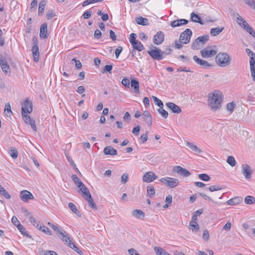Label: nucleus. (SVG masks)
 <instances>
[{
    "instance_id": "423d86ee",
    "label": "nucleus",
    "mask_w": 255,
    "mask_h": 255,
    "mask_svg": "<svg viewBox=\"0 0 255 255\" xmlns=\"http://www.w3.org/2000/svg\"><path fill=\"white\" fill-rule=\"evenodd\" d=\"M148 53L153 59L155 60H160L164 58L163 55L164 54V52L158 48L148 51Z\"/></svg>"
},
{
    "instance_id": "a211bd4d",
    "label": "nucleus",
    "mask_w": 255,
    "mask_h": 255,
    "mask_svg": "<svg viewBox=\"0 0 255 255\" xmlns=\"http://www.w3.org/2000/svg\"><path fill=\"white\" fill-rule=\"evenodd\" d=\"M47 24L43 23L40 26L39 35L41 38H46L47 37Z\"/></svg>"
},
{
    "instance_id": "2f4dec72",
    "label": "nucleus",
    "mask_w": 255,
    "mask_h": 255,
    "mask_svg": "<svg viewBox=\"0 0 255 255\" xmlns=\"http://www.w3.org/2000/svg\"><path fill=\"white\" fill-rule=\"evenodd\" d=\"M237 17V20L238 21V23L240 25L242 28L243 27L246 26V24H247V21L244 20L238 13H236Z\"/></svg>"
},
{
    "instance_id": "6ab92c4d",
    "label": "nucleus",
    "mask_w": 255,
    "mask_h": 255,
    "mask_svg": "<svg viewBox=\"0 0 255 255\" xmlns=\"http://www.w3.org/2000/svg\"><path fill=\"white\" fill-rule=\"evenodd\" d=\"M104 153L105 155H116L118 154L116 149L111 146H106L104 149Z\"/></svg>"
},
{
    "instance_id": "c9c22d12",
    "label": "nucleus",
    "mask_w": 255,
    "mask_h": 255,
    "mask_svg": "<svg viewBox=\"0 0 255 255\" xmlns=\"http://www.w3.org/2000/svg\"><path fill=\"white\" fill-rule=\"evenodd\" d=\"M27 214L29 215V219L30 222L32 224V225L36 227L37 228L39 229L40 225H41L39 222H37L36 220L31 216H30V213L27 212Z\"/></svg>"
},
{
    "instance_id": "4be33fe9",
    "label": "nucleus",
    "mask_w": 255,
    "mask_h": 255,
    "mask_svg": "<svg viewBox=\"0 0 255 255\" xmlns=\"http://www.w3.org/2000/svg\"><path fill=\"white\" fill-rule=\"evenodd\" d=\"M154 250L157 255H170L165 250L159 247H155Z\"/></svg>"
},
{
    "instance_id": "39448f33",
    "label": "nucleus",
    "mask_w": 255,
    "mask_h": 255,
    "mask_svg": "<svg viewBox=\"0 0 255 255\" xmlns=\"http://www.w3.org/2000/svg\"><path fill=\"white\" fill-rule=\"evenodd\" d=\"M192 35V32L189 28H187L182 32L179 37V42L182 44H186L188 43Z\"/></svg>"
},
{
    "instance_id": "ddd939ff",
    "label": "nucleus",
    "mask_w": 255,
    "mask_h": 255,
    "mask_svg": "<svg viewBox=\"0 0 255 255\" xmlns=\"http://www.w3.org/2000/svg\"><path fill=\"white\" fill-rule=\"evenodd\" d=\"M242 173L244 175L247 180H249L251 178L252 170L250 166L246 164H244L242 166Z\"/></svg>"
},
{
    "instance_id": "338daca9",
    "label": "nucleus",
    "mask_w": 255,
    "mask_h": 255,
    "mask_svg": "<svg viewBox=\"0 0 255 255\" xmlns=\"http://www.w3.org/2000/svg\"><path fill=\"white\" fill-rule=\"evenodd\" d=\"M123 50V47L121 46H119L115 51V55L116 56V58H118L119 57V55H120L121 53L122 52Z\"/></svg>"
},
{
    "instance_id": "052dcab7",
    "label": "nucleus",
    "mask_w": 255,
    "mask_h": 255,
    "mask_svg": "<svg viewBox=\"0 0 255 255\" xmlns=\"http://www.w3.org/2000/svg\"><path fill=\"white\" fill-rule=\"evenodd\" d=\"M200 48V42L197 41V38L193 42L191 45V48L193 49H198Z\"/></svg>"
},
{
    "instance_id": "13d9d810",
    "label": "nucleus",
    "mask_w": 255,
    "mask_h": 255,
    "mask_svg": "<svg viewBox=\"0 0 255 255\" xmlns=\"http://www.w3.org/2000/svg\"><path fill=\"white\" fill-rule=\"evenodd\" d=\"M112 69H113V66L112 65H106L104 67L103 69L102 70V72L103 73H104L106 72H108L109 73H111V71L112 70Z\"/></svg>"
},
{
    "instance_id": "0eeeda50",
    "label": "nucleus",
    "mask_w": 255,
    "mask_h": 255,
    "mask_svg": "<svg viewBox=\"0 0 255 255\" xmlns=\"http://www.w3.org/2000/svg\"><path fill=\"white\" fill-rule=\"evenodd\" d=\"M21 114L23 120L24 121L25 123L30 125L32 129L34 131H36L37 130V128L35 125V121L31 119L30 117L27 115V113L23 112Z\"/></svg>"
},
{
    "instance_id": "bb28decb",
    "label": "nucleus",
    "mask_w": 255,
    "mask_h": 255,
    "mask_svg": "<svg viewBox=\"0 0 255 255\" xmlns=\"http://www.w3.org/2000/svg\"><path fill=\"white\" fill-rule=\"evenodd\" d=\"M131 45H132L134 49L137 50L139 51H141L144 49L143 45L140 41H136L133 44H131Z\"/></svg>"
},
{
    "instance_id": "c03bdc74",
    "label": "nucleus",
    "mask_w": 255,
    "mask_h": 255,
    "mask_svg": "<svg viewBox=\"0 0 255 255\" xmlns=\"http://www.w3.org/2000/svg\"><path fill=\"white\" fill-rule=\"evenodd\" d=\"M40 230H41L43 232L45 233V234L49 235H52V233L48 228L47 227L42 226V225H40L39 228L38 229Z\"/></svg>"
},
{
    "instance_id": "72a5a7b5",
    "label": "nucleus",
    "mask_w": 255,
    "mask_h": 255,
    "mask_svg": "<svg viewBox=\"0 0 255 255\" xmlns=\"http://www.w3.org/2000/svg\"><path fill=\"white\" fill-rule=\"evenodd\" d=\"M147 192L148 196H149V197L152 198L155 195V190L154 188L151 185H148L147 186Z\"/></svg>"
},
{
    "instance_id": "9b49d317",
    "label": "nucleus",
    "mask_w": 255,
    "mask_h": 255,
    "mask_svg": "<svg viewBox=\"0 0 255 255\" xmlns=\"http://www.w3.org/2000/svg\"><path fill=\"white\" fill-rule=\"evenodd\" d=\"M20 199L24 202H27L29 200L34 198L33 195L27 190H22L20 192Z\"/></svg>"
},
{
    "instance_id": "5fc2aeb1",
    "label": "nucleus",
    "mask_w": 255,
    "mask_h": 255,
    "mask_svg": "<svg viewBox=\"0 0 255 255\" xmlns=\"http://www.w3.org/2000/svg\"><path fill=\"white\" fill-rule=\"evenodd\" d=\"M158 112L161 114V115L165 119H166L168 116V113L167 111L164 110L162 107L160 108L158 110Z\"/></svg>"
},
{
    "instance_id": "473e14b6",
    "label": "nucleus",
    "mask_w": 255,
    "mask_h": 255,
    "mask_svg": "<svg viewBox=\"0 0 255 255\" xmlns=\"http://www.w3.org/2000/svg\"><path fill=\"white\" fill-rule=\"evenodd\" d=\"M83 195H85L86 197L90 195V193L88 190V188L85 186L84 184H81L80 187H79Z\"/></svg>"
},
{
    "instance_id": "7c9ffc66",
    "label": "nucleus",
    "mask_w": 255,
    "mask_h": 255,
    "mask_svg": "<svg viewBox=\"0 0 255 255\" xmlns=\"http://www.w3.org/2000/svg\"><path fill=\"white\" fill-rule=\"evenodd\" d=\"M86 200H87L89 206L94 209H96V205L94 202L93 199L92 198L91 194L86 197Z\"/></svg>"
},
{
    "instance_id": "f3484780",
    "label": "nucleus",
    "mask_w": 255,
    "mask_h": 255,
    "mask_svg": "<svg viewBox=\"0 0 255 255\" xmlns=\"http://www.w3.org/2000/svg\"><path fill=\"white\" fill-rule=\"evenodd\" d=\"M166 106L170 109L172 112L179 114L181 112V109L176 104L172 102H168L166 104Z\"/></svg>"
},
{
    "instance_id": "0e129e2a",
    "label": "nucleus",
    "mask_w": 255,
    "mask_h": 255,
    "mask_svg": "<svg viewBox=\"0 0 255 255\" xmlns=\"http://www.w3.org/2000/svg\"><path fill=\"white\" fill-rule=\"evenodd\" d=\"M32 56L33 57V60L35 62H37L39 61V51L37 52H33Z\"/></svg>"
},
{
    "instance_id": "3c124183",
    "label": "nucleus",
    "mask_w": 255,
    "mask_h": 255,
    "mask_svg": "<svg viewBox=\"0 0 255 255\" xmlns=\"http://www.w3.org/2000/svg\"><path fill=\"white\" fill-rule=\"evenodd\" d=\"M152 98H153V100L154 103L159 107H160V108L163 107V102L160 100H159V99H158L157 97H156L155 96H152Z\"/></svg>"
},
{
    "instance_id": "412c9836",
    "label": "nucleus",
    "mask_w": 255,
    "mask_h": 255,
    "mask_svg": "<svg viewBox=\"0 0 255 255\" xmlns=\"http://www.w3.org/2000/svg\"><path fill=\"white\" fill-rule=\"evenodd\" d=\"M243 199L241 197H236L229 200L227 202V204L230 205H235L240 204Z\"/></svg>"
},
{
    "instance_id": "8fccbe9b",
    "label": "nucleus",
    "mask_w": 255,
    "mask_h": 255,
    "mask_svg": "<svg viewBox=\"0 0 255 255\" xmlns=\"http://www.w3.org/2000/svg\"><path fill=\"white\" fill-rule=\"evenodd\" d=\"M198 177L200 179L204 181H208L210 179L209 176L206 174H200Z\"/></svg>"
},
{
    "instance_id": "7ed1b4c3",
    "label": "nucleus",
    "mask_w": 255,
    "mask_h": 255,
    "mask_svg": "<svg viewBox=\"0 0 255 255\" xmlns=\"http://www.w3.org/2000/svg\"><path fill=\"white\" fill-rule=\"evenodd\" d=\"M58 236L62 241L64 242L65 244H67L70 248L74 250L79 255H83V252L75 245L74 243L72 242L65 232H60Z\"/></svg>"
},
{
    "instance_id": "c85d7f7f",
    "label": "nucleus",
    "mask_w": 255,
    "mask_h": 255,
    "mask_svg": "<svg viewBox=\"0 0 255 255\" xmlns=\"http://www.w3.org/2000/svg\"><path fill=\"white\" fill-rule=\"evenodd\" d=\"M246 31H247L248 33H249L253 37L255 38V31L253 29V28L251 27L249 24L247 23L246 24V26L243 27V28Z\"/></svg>"
},
{
    "instance_id": "603ef678",
    "label": "nucleus",
    "mask_w": 255,
    "mask_h": 255,
    "mask_svg": "<svg viewBox=\"0 0 255 255\" xmlns=\"http://www.w3.org/2000/svg\"><path fill=\"white\" fill-rule=\"evenodd\" d=\"M56 16L55 13L52 10H48L46 13V18L48 20H50Z\"/></svg>"
},
{
    "instance_id": "aec40b11",
    "label": "nucleus",
    "mask_w": 255,
    "mask_h": 255,
    "mask_svg": "<svg viewBox=\"0 0 255 255\" xmlns=\"http://www.w3.org/2000/svg\"><path fill=\"white\" fill-rule=\"evenodd\" d=\"M143 117L144 121L150 127L152 124V117L148 111H145L143 113Z\"/></svg>"
},
{
    "instance_id": "4d7b16f0",
    "label": "nucleus",
    "mask_w": 255,
    "mask_h": 255,
    "mask_svg": "<svg viewBox=\"0 0 255 255\" xmlns=\"http://www.w3.org/2000/svg\"><path fill=\"white\" fill-rule=\"evenodd\" d=\"M251 7L255 9V0H243Z\"/></svg>"
},
{
    "instance_id": "4468645a",
    "label": "nucleus",
    "mask_w": 255,
    "mask_h": 255,
    "mask_svg": "<svg viewBox=\"0 0 255 255\" xmlns=\"http://www.w3.org/2000/svg\"><path fill=\"white\" fill-rule=\"evenodd\" d=\"M164 39V34L163 32L159 31L154 36L153 42L156 45H160L163 42Z\"/></svg>"
},
{
    "instance_id": "6e6d98bb",
    "label": "nucleus",
    "mask_w": 255,
    "mask_h": 255,
    "mask_svg": "<svg viewBox=\"0 0 255 255\" xmlns=\"http://www.w3.org/2000/svg\"><path fill=\"white\" fill-rule=\"evenodd\" d=\"M32 52H37L39 51V48L37 43V39L35 40L34 38L33 39V46L31 49Z\"/></svg>"
},
{
    "instance_id": "c756f323",
    "label": "nucleus",
    "mask_w": 255,
    "mask_h": 255,
    "mask_svg": "<svg viewBox=\"0 0 255 255\" xmlns=\"http://www.w3.org/2000/svg\"><path fill=\"white\" fill-rule=\"evenodd\" d=\"M186 145L195 152L200 153L202 152L201 149H200L196 145L193 144L192 143L187 142L186 143Z\"/></svg>"
},
{
    "instance_id": "a19ab883",
    "label": "nucleus",
    "mask_w": 255,
    "mask_h": 255,
    "mask_svg": "<svg viewBox=\"0 0 255 255\" xmlns=\"http://www.w3.org/2000/svg\"><path fill=\"white\" fill-rule=\"evenodd\" d=\"M3 72H4L5 74L9 73L10 72V67L9 65L7 64V62L2 64L0 65Z\"/></svg>"
},
{
    "instance_id": "b1692460",
    "label": "nucleus",
    "mask_w": 255,
    "mask_h": 255,
    "mask_svg": "<svg viewBox=\"0 0 255 255\" xmlns=\"http://www.w3.org/2000/svg\"><path fill=\"white\" fill-rule=\"evenodd\" d=\"M136 22L138 24L142 25H147L148 24V20L141 16L137 17L136 18Z\"/></svg>"
},
{
    "instance_id": "69168bd1",
    "label": "nucleus",
    "mask_w": 255,
    "mask_h": 255,
    "mask_svg": "<svg viewBox=\"0 0 255 255\" xmlns=\"http://www.w3.org/2000/svg\"><path fill=\"white\" fill-rule=\"evenodd\" d=\"M69 208L70 210L74 213H76L77 212V209L75 205L73 203H70L68 204Z\"/></svg>"
},
{
    "instance_id": "58836bf2",
    "label": "nucleus",
    "mask_w": 255,
    "mask_h": 255,
    "mask_svg": "<svg viewBox=\"0 0 255 255\" xmlns=\"http://www.w3.org/2000/svg\"><path fill=\"white\" fill-rule=\"evenodd\" d=\"M191 19L194 22H198L202 24L200 17H199L197 14H195L194 12L191 13Z\"/></svg>"
},
{
    "instance_id": "09e8293b",
    "label": "nucleus",
    "mask_w": 255,
    "mask_h": 255,
    "mask_svg": "<svg viewBox=\"0 0 255 255\" xmlns=\"http://www.w3.org/2000/svg\"><path fill=\"white\" fill-rule=\"evenodd\" d=\"M236 104L234 102L229 103L227 105V109L228 111L231 113L233 112L234 110L235 107H236Z\"/></svg>"
},
{
    "instance_id": "f8f14e48",
    "label": "nucleus",
    "mask_w": 255,
    "mask_h": 255,
    "mask_svg": "<svg viewBox=\"0 0 255 255\" xmlns=\"http://www.w3.org/2000/svg\"><path fill=\"white\" fill-rule=\"evenodd\" d=\"M157 176L152 171L146 172L142 178V181L144 182L149 183L156 179Z\"/></svg>"
},
{
    "instance_id": "79ce46f5",
    "label": "nucleus",
    "mask_w": 255,
    "mask_h": 255,
    "mask_svg": "<svg viewBox=\"0 0 255 255\" xmlns=\"http://www.w3.org/2000/svg\"><path fill=\"white\" fill-rule=\"evenodd\" d=\"M250 63L252 76L253 77V80L255 81V62L253 63L252 61H250Z\"/></svg>"
},
{
    "instance_id": "5701e85b",
    "label": "nucleus",
    "mask_w": 255,
    "mask_h": 255,
    "mask_svg": "<svg viewBox=\"0 0 255 255\" xmlns=\"http://www.w3.org/2000/svg\"><path fill=\"white\" fill-rule=\"evenodd\" d=\"M224 27H219L213 28L210 31L211 34L213 36H216L219 34L224 30Z\"/></svg>"
},
{
    "instance_id": "37998d69",
    "label": "nucleus",
    "mask_w": 255,
    "mask_h": 255,
    "mask_svg": "<svg viewBox=\"0 0 255 255\" xmlns=\"http://www.w3.org/2000/svg\"><path fill=\"white\" fill-rule=\"evenodd\" d=\"M72 179H73L74 183L78 186V187H80L81 184H83L80 178L76 175H72Z\"/></svg>"
},
{
    "instance_id": "f03ea898",
    "label": "nucleus",
    "mask_w": 255,
    "mask_h": 255,
    "mask_svg": "<svg viewBox=\"0 0 255 255\" xmlns=\"http://www.w3.org/2000/svg\"><path fill=\"white\" fill-rule=\"evenodd\" d=\"M231 61V58L227 53H219L216 55V62L221 67H225L229 66Z\"/></svg>"
},
{
    "instance_id": "de8ad7c7",
    "label": "nucleus",
    "mask_w": 255,
    "mask_h": 255,
    "mask_svg": "<svg viewBox=\"0 0 255 255\" xmlns=\"http://www.w3.org/2000/svg\"><path fill=\"white\" fill-rule=\"evenodd\" d=\"M0 194L7 199H9L11 197L10 195L3 187L1 190H0Z\"/></svg>"
},
{
    "instance_id": "774afa93",
    "label": "nucleus",
    "mask_w": 255,
    "mask_h": 255,
    "mask_svg": "<svg viewBox=\"0 0 255 255\" xmlns=\"http://www.w3.org/2000/svg\"><path fill=\"white\" fill-rule=\"evenodd\" d=\"M128 252L130 255H140L135 249L133 248L129 249L128 250Z\"/></svg>"
},
{
    "instance_id": "f704fd0d",
    "label": "nucleus",
    "mask_w": 255,
    "mask_h": 255,
    "mask_svg": "<svg viewBox=\"0 0 255 255\" xmlns=\"http://www.w3.org/2000/svg\"><path fill=\"white\" fill-rule=\"evenodd\" d=\"M246 204L250 205L255 203V198L252 196H247L245 198Z\"/></svg>"
},
{
    "instance_id": "49530a36",
    "label": "nucleus",
    "mask_w": 255,
    "mask_h": 255,
    "mask_svg": "<svg viewBox=\"0 0 255 255\" xmlns=\"http://www.w3.org/2000/svg\"><path fill=\"white\" fill-rule=\"evenodd\" d=\"M223 188H224V187H223L222 186H221L219 185H212V186H210L209 188V190L211 192H213V191L221 190Z\"/></svg>"
},
{
    "instance_id": "2eb2a0df",
    "label": "nucleus",
    "mask_w": 255,
    "mask_h": 255,
    "mask_svg": "<svg viewBox=\"0 0 255 255\" xmlns=\"http://www.w3.org/2000/svg\"><path fill=\"white\" fill-rule=\"evenodd\" d=\"M193 60L202 68L207 69L211 67V65L208 63L206 61L202 60L197 56L194 55L193 57Z\"/></svg>"
},
{
    "instance_id": "680f3d73",
    "label": "nucleus",
    "mask_w": 255,
    "mask_h": 255,
    "mask_svg": "<svg viewBox=\"0 0 255 255\" xmlns=\"http://www.w3.org/2000/svg\"><path fill=\"white\" fill-rule=\"evenodd\" d=\"M122 83L125 87L129 88L130 83L129 80L128 78L124 77L122 80Z\"/></svg>"
},
{
    "instance_id": "20e7f679",
    "label": "nucleus",
    "mask_w": 255,
    "mask_h": 255,
    "mask_svg": "<svg viewBox=\"0 0 255 255\" xmlns=\"http://www.w3.org/2000/svg\"><path fill=\"white\" fill-rule=\"evenodd\" d=\"M160 181L170 188H173L177 187L179 183V181L178 179L169 177L162 178L160 179Z\"/></svg>"
},
{
    "instance_id": "e433bc0d",
    "label": "nucleus",
    "mask_w": 255,
    "mask_h": 255,
    "mask_svg": "<svg viewBox=\"0 0 255 255\" xmlns=\"http://www.w3.org/2000/svg\"><path fill=\"white\" fill-rule=\"evenodd\" d=\"M189 226L190 229L192 231L197 232L199 230V226L197 222H193V223H191V221H190Z\"/></svg>"
},
{
    "instance_id": "e2e57ef3",
    "label": "nucleus",
    "mask_w": 255,
    "mask_h": 255,
    "mask_svg": "<svg viewBox=\"0 0 255 255\" xmlns=\"http://www.w3.org/2000/svg\"><path fill=\"white\" fill-rule=\"evenodd\" d=\"M136 34L135 33H132L130 34L129 42L131 44H133L134 42L137 41L136 40Z\"/></svg>"
},
{
    "instance_id": "f257e3e1",
    "label": "nucleus",
    "mask_w": 255,
    "mask_h": 255,
    "mask_svg": "<svg viewBox=\"0 0 255 255\" xmlns=\"http://www.w3.org/2000/svg\"><path fill=\"white\" fill-rule=\"evenodd\" d=\"M209 106L212 110L216 111L221 107L222 102L221 93L219 91H216L213 93L210 94L208 97Z\"/></svg>"
},
{
    "instance_id": "a18cd8bd",
    "label": "nucleus",
    "mask_w": 255,
    "mask_h": 255,
    "mask_svg": "<svg viewBox=\"0 0 255 255\" xmlns=\"http://www.w3.org/2000/svg\"><path fill=\"white\" fill-rule=\"evenodd\" d=\"M227 162L232 167L235 166L236 164V161L235 159L232 156H230L228 157Z\"/></svg>"
},
{
    "instance_id": "1a4fd4ad",
    "label": "nucleus",
    "mask_w": 255,
    "mask_h": 255,
    "mask_svg": "<svg viewBox=\"0 0 255 255\" xmlns=\"http://www.w3.org/2000/svg\"><path fill=\"white\" fill-rule=\"evenodd\" d=\"M217 50L211 49L210 47L204 48L200 51L203 58H209L217 54Z\"/></svg>"
},
{
    "instance_id": "9d476101",
    "label": "nucleus",
    "mask_w": 255,
    "mask_h": 255,
    "mask_svg": "<svg viewBox=\"0 0 255 255\" xmlns=\"http://www.w3.org/2000/svg\"><path fill=\"white\" fill-rule=\"evenodd\" d=\"M33 110L32 103L30 101L28 98H26L22 106V112L30 114Z\"/></svg>"
},
{
    "instance_id": "6e6552de",
    "label": "nucleus",
    "mask_w": 255,
    "mask_h": 255,
    "mask_svg": "<svg viewBox=\"0 0 255 255\" xmlns=\"http://www.w3.org/2000/svg\"><path fill=\"white\" fill-rule=\"evenodd\" d=\"M172 171L173 172H175L183 177H188L191 174L187 169L184 168L180 166H175L173 167Z\"/></svg>"
},
{
    "instance_id": "dca6fc26",
    "label": "nucleus",
    "mask_w": 255,
    "mask_h": 255,
    "mask_svg": "<svg viewBox=\"0 0 255 255\" xmlns=\"http://www.w3.org/2000/svg\"><path fill=\"white\" fill-rule=\"evenodd\" d=\"M188 23V21L185 19H179L171 21L170 25L172 27L185 25Z\"/></svg>"
},
{
    "instance_id": "393cba45",
    "label": "nucleus",
    "mask_w": 255,
    "mask_h": 255,
    "mask_svg": "<svg viewBox=\"0 0 255 255\" xmlns=\"http://www.w3.org/2000/svg\"><path fill=\"white\" fill-rule=\"evenodd\" d=\"M17 228L23 236L28 237L29 238H31V237L29 236L26 229L23 225L21 224L17 226Z\"/></svg>"
},
{
    "instance_id": "4c0bfd02",
    "label": "nucleus",
    "mask_w": 255,
    "mask_h": 255,
    "mask_svg": "<svg viewBox=\"0 0 255 255\" xmlns=\"http://www.w3.org/2000/svg\"><path fill=\"white\" fill-rule=\"evenodd\" d=\"M208 39L209 36L208 35H203L197 38V41H199L200 43H201V44L203 45L208 40Z\"/></svg>"
},
{
    "instance_id": "ea45409f",
    "label": "nucleus",
    "mask_w": 255,
    "mask_h": 255,
    "mask_svg": "<svg viewBox=\"0 0 255 255\" xmlns=\"http://www.w3.org/2000/svg\"><path fill=\"white\" fill-rule=\"evenodd\" d=\"M45 3L44 1H40L38 7V15H41L44 11Z\"/></svg>"
},
{
    "instance_id": "a878e982",
    "label": "nucleus",
    "mask_w": 255,
    "mask_h": 255,
    "mask_svg": "<svg viewBox=\"0 0 255 255\" xmlns=\"http://www.w3.org/2000/svg\"><path fill=\"white\" fill-rule=\"evenodd\" d=\"M132 214L134 217L138 219H140L141 217L143 218L144 217V213L140 210L137 209L133 210L132 212Z\"/></svg>"
},
{
    "instance_id": "cd10ccee",
    "label": "nucleus",
    "mask_w": 255,
    "mask_h": 255,
    "mask_svg": "<svg viewBox=\"0 0 255 255\" xmlns=\"http://www.w3.org/2000/svg\"><path fill=\"white\" fill-rule=\"evenodd\" d=\"M131 86L133 88L135 93H139V83L137 80L134 79L131 80Z\"/></svg>"
},
{
    "instance_id": "bf43d9fd",
    "label": "nucleus",
    "mask_w": 255,
    "mask_h": 255,
    "mask_svg": "<svg viewBox=\"0 0 255 255\" xmlns=\"http://www.w3.org/2000/svg\"><path fill=\"white\" fill-rule=\"evenodd\" d=\"M48 225L50 226L55 231L57 232V235H58L60 232H62V231L58 229V226L57 225H54L50 223H48Z\"/></svg>"
},
{
    "instance_id": "864d4df0",
    "label": "nucleus",
    "mask_w": 255,
    "mask_h": 255,
    "mask_svg": "<svg viewBox=\"0 0 255 255\" xmlns=\"http://www.w3.org/2000/svg\"><path fill=\"white\" fill-rule=\"evenodd\" d=\"M9 153L12 158L16 159L17 157L18 152L15 149H14V148L11 149L10 150Z\"/></svg>"
}]
</instances>
